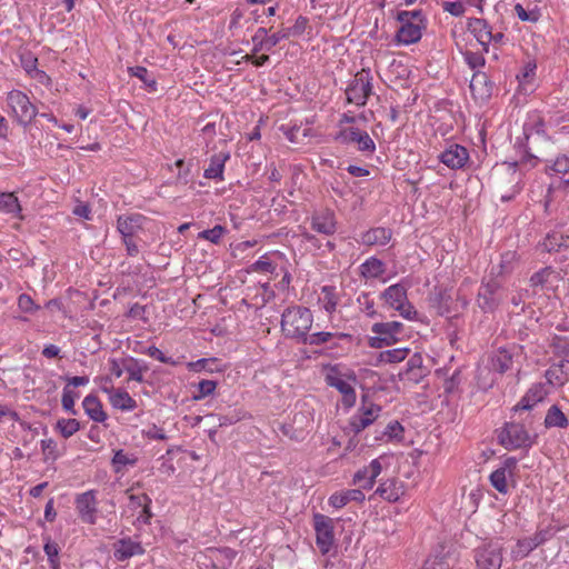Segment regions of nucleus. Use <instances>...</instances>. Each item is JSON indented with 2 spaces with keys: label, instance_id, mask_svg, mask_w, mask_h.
<instances>
[{
  "label": "nucleus",
  "instance_id": "nucleus-41",
  "mask_svg": "<svg viewBox=\"0 0 569 569\" xmlns=\"http://www.w3.org/2000/svg\"><path fill=\"white\" fill-rule=\"evenodd\" d=\"M57 427L63 438H70L80 429V423L76 419H60L57 422Z\"/></svg>",
  "mask_w": 569,
  "mask_h": 569
},
{
  "label": "nucleus",
  "instance_id": "nucleus-33",
  "mask_svg": "<svg viewBox=\"0 0 569 569\" xmlns=\"http://www.w3.org/2000/svg\"><path fill=\"white\" fill-rule=\"evenodd\" d=\"M516 461L513 459H508L506 461V467L498 468L490 475V482L492 487L501 493H506L508 490L507 485V468L513 467Z\"/></svg>",
  "mask_w": 569,
  "mask_h": 569
},
{
  "label": "nucleus",
  "instance_id": "nucleus-60",
  "mask_svg": "<svg viewBox=\"0 0 569 569\" xmlns=\"http://www.w3.org/2000/svg\"><path fill=\"white\" fill-rule=\"evenodd\" d=\"M551 169L558 173H566L569 171V158L566 156L558 157L553 162Z\"/></svg>",
  "mask_w": 569,
  "mask_h": 569
},
{
  "label": "nucleus",
  "instance_id": "nucleus-27",
  "mask_svg": "<svg viewBox=\"0 0 569 569\" xmlns=\"http://www.w3.org/2000/svg\"><path fill=\"white\" fill-rule=\"evenodd\" d=\"M365 500V495L360 489H350L341 492H336L329 498V503L340 509L345 507L350 501L362 502Z\"/></svg>",
  "mask_w": 569,
  "mask_h": 569
},
{
  "label": "nucleus",
  "instance_id": "nucleus-57",
  "mask_svg": "<svg viewBox=\"0 0 569 569\" xmlns=\"http://www.w3.org/2000/svg\"><path fill=\"white\" fill-rule=\"evenodd\" d=\"M147 353H148V356L159 360L160 362L170 363L172 366L177 365V362L174 360H172L171 358L166 357L163 355V352L160 349H158L157 347H154V346H150L148 348V350H147Z\"/></svg>",
  "mask_w": 569,
  "mask_h": 569
},
{
  "label": "nucleus",
  "instance_id": "nucleus-19",
  "mask_svg": "<svg viewBox=\"0 0 569 569\" xmlns=\"http://www.w3.org/2000/svg\"><path fill=\"white\" fill-rule=\"evenodd\" d=\"M103 391L109 392V401L116 408L122 411H130L137 408V401L122 389H107Z\"/></svg>",
  "mask_w": 569,
  "mask_h": 569
},
{
  "label": "nucleus",
  "instance_id": "nucleus-3",
  "mask_svg": "<svg viewBox=\"0 0 569 569\" xmlns=\"http://www.w3.org/2000/svg\"><path fill=\"white\" fill-rule=\"evenodd\" d=\"M7 103L16 120L24 127L30 124L38 114L37 108L31 103L29 97L20 90L8 92Z\"/></svg>",
  "mask_w": 569,
  "mask_h": 569
},
{
  "label": "nucleus",
  "instance_id": "nucleus-29",
  "mask_svg": "<svg viewBox=\"0 0 569 569\" xmlns=\"http://www.w3.org/2000/svg\"><path fill=\"white\" fill-rule=\"evenodd\" d=\"M82 406L86 413L97 422H103L108 417L102 408L100 400L96 396H87L83 399Z\"/></svg>",
  "mask_w": 569,
  "mask_h": 569
},
{
  "label": "nucleus",
  "instance_id": "nucleus-12",
  "mask_svg": "<svg viewBox=\"0 0 569 569\" xmlns=\"http://www.w3.org/2000/svg\"><path fill=\"white\" fill-rule=\"evenodd\" d=\"M326 381L330 387L336 388L342 395V402L346 407L350 408L356 402V391L353 387L343 379L342 375L336 369L331 368L326 376Z\"/></svg>",
  "mask_w": 569,
  "mask_h": 569
},
{
  "label": "nucleus",
  "instance_id": "nucleus-38",
  "mask_svg": "<svg viewBox=\"0 0 569 569\" xmlns=\"http://www.w3.org/2000/svg\"><path fill=\"white\" fill-rule=\"evenodd\" d=\"M360 271L365 278H376L383 272V263L379 259L370 258L360 266Z\"/></svg>",
  "mask_w": 569,
  "mask_h": 569
},
{
  "label": "nucleus",
  "instance_id": "nucleus-50",
  "mask_svg": "<svg viewBox=\"0 0 569 569\" xmlns=\"http://www.w3.org/2000/svg\"><path fill=\"white\" fill-rule=\"evenodd\" d=\"M76 393L68 388V386L63 389L61 403L64 410L69 411L72 415H76L74 410V399Z\"/></svg>",
  "mask_w": 569,
  "mask_h": 569
},
{
  "label": "nucleus",
  "instance_id": "nucleus-56",
  "mask_svg": "<svg viewBox=\"0 0 569 569\" xmlns=\"http://www.w3.org/2000/svg\"><path fill=\"white\" fill-rule=\"evenodd\" d=\"M536 64L528 63L522 73L518 74L517 78L519 80L520 86H525L526 83L531 82L533 76H535Z\"/></svg>",
  "mask_w": 569,
  "mask_h": 569
},
{
  "label": "nucleus",
  "instance_id": "nucleus-30",
  "mask_svg": "<svg viewBox=\"0 0 569 569\" xmlns=\"http://www.w3.org/2000/svg\"><path fill=\"white\" fill-rule=\"evenodd\" d=\"M397 32V40L403 44H411L420 40L421 27L419 23H406Z\"/></svg>",
  "mask_w": 569,
  "mask_h": 569
},
{
  "label": "nucleus",
  "instance_id": "nucleus-6",
  "mask_svg": "<svg viewBox=\"0 0 569 569\" xmlns=\"http://www.w3.org/2000/svg\"><path fill=\"white\" fill-rule=\"evenodd\" d=\"M502 546L497 541L486 542L475 551L478 569H500L502 565Z\"/></svg>",
  "mask_w": 569,
  "mask_h": 569
},
{
  "label": "nucleus",
  "instance_id": "nucleus-52",
  "mask_svg": "<svg viewBox=\"0 0 569 569\" xmlns=\"http://www.w3.org/2000/svg\"><path fill=\"white\" fill-rule=\"evenodd\" d=\"M142 435L148 439L153 440H166L167 436L162 428H159L157 425H150L146 429L142 430Z\"/></svg>",
  "mask_w": 569,
  "mask_h": 569
},
{
  "label": "nucleus",
  "instance_id": "nucleus-49",
  "mask_svg": "<svg viewBox=\"0 0 569 569\" xmlns=\"http://www.w3.org/2000/svg\"><path fill=\"white\" fill-rule=\"evenodd\" d=\"M335 289L332 287H323V306L326 311L332 312L337 307V299L335 297Z\"/></svg>",
  "mask_w": 569,
  "mask_h": 569
},
{
  "label": "nucleus",
  "instance_id": "nucleus-8",
  "mask_svg": "<svg viewBox=\"0 0 569 569\" xmlns=\"http://www.w3.org/2000/svg\"><path fill=\"white\" fill-rule=\"evenodd\" d=\"M403 325L398 321L380 322L372 326V331L377 335L370 339V346L381 348L382 345L389 346L395 343L397 336L402 331Z\"/></svg>",
  "mask_w": 569,
  "mask_h": 569
},
{
  "label": "nucleus",
  "instance_id": "nucleus-63",
  "mask_svg": "<svg viewBox=\"0 0 569 569\" xmlns=\"http://www.w3.org/2000/svg\"><path fill=\"white\" fill-rule=\"evenodd\" d=\"M200 397L211 395L216 389V382L212 380H201L198 385Z\"/></svg>",
  "mask_w": 569,
  "mask_h": 569
},
{
  "label": "nucleus",
  "instance_id": "nucleus-5",
  "mask_svg": "<svg viewBox=\"0 0 569 569\" xmlns=\"http://www.w3.org/2000/svg\"><path fill=\"white\" fill-rule=\"evenodd\" d=\"M382 298L406 319H413L417 315L412 305L408 302L407 288L401 283L392 284L387 288L382 293Z\"/></svg>",
  "mask_w": 569,
  "mask_h": 569
},
{
  "label": "nucleus",
  "instance_id": "nucleus-46",
  "mask_svg": "<svg viewBox=\"0 0 569 569\" xmlns=\"http://www.w3.org/2000/svg\"><path fill=\"white\" fill-rule=\"evenodd\" d=\"M226 228L217 224L212 229L203 230L199 233V238L206 239L212 243H218L224 234Z\"/></svg>",
  "mask_w": 569,
  "mask_h": 569
},
{
  "label": "nucleus",
  "instance_id": "nucleus-58",
  "mask_svg": "<svg viewBox=\"0 0 569 569\" xmlns=\"http://www.w3.org/2000/svg\"><path fill=\"white\" fill-rule=\"evenodd\" d=\"M18 306L23 312H32L37 309L31 297L26 293L19 296Z\"/></svg>",
  "mask_w": 569,
  "mask_h": 569
},
{
  "label": "nucleus",
  "instance_id": "nucleus-43",
  "mask_svg": "<svg viewBox=\"0 0 569 569\" xmlns=\"http://www.w3.org/2000/svg\"><path fill=\"white\" fill-rule=\"evenodd\" d=\"M559 190H562L565 192H567L569 190V180H558L557 182H553L549 186L548 188V191H547V194H546V199H545V210L548 212L549 210V206L550 203L552 202L553 198H552V193L555 191H559Z\"/></svg>",
  "mask_w": 569,
  "mask_h": 569
},
{
  "label": "nucleus",
  "instance_id": "nucleus-1",
  "mask_svg": "<svg viewBox=\"0 0 569 569\" xmlns=\"http://www.w3.org/2000/svg\"><path fill=\"white\" fill-rule=\"evenodd\" d=\"M313 322L311 311L301 306L291 307L283 311L281 318V330L287 338L299 343L320 346L332 338L331 332L319 331L309 333Z\"/></svg>",
  "mask_w": 569,
  "mask_h": 569
},
{
  "label": "nucleus",
  "instance_id": "nucleus-14",
  "mask_svg": "<svg viewBox=\"0 0 569 569\" xmlns=\"http://www.w3.org/2000/svg\"><path fill=\"white\" fill-rule=\"evenodd\" d=\"M97 499L93 490L80 493L76 498V508L81 520L93 525L97 520Z\"/></svg>",
  "mask_w": 569,
  "mask_h": 569
},
{
  "label": "nucleus",
  "instance_id": "nucleus-44",
  "mask_svg": "<svg viewBox=\"0 0 569 569\" xmlns=\"http://www.w3.org/2000/svg\"><path fill=\"white\" fill-rule=\"evenodd\" d=\"M535 549V543H532L528 537L518 540L516 548L512 550V556L516 559H523Z\"/></svg>",
  "mask_w": 569,
  "mask_h": 569
},
{
  "label": "nucleus",
  "instance_id": "nucleus-22",
  "mask_svg": "<svg viewBox=\"0 0 569 569\" xmlns=\"http://www.w3.org/2000/svg\"><path fill=\"white\" fill-rule=\"evenodd\" d=\"M541 247L547 252H560L569 249V236L552 231L546 236Z\"/></svg>",
  "mask_w": 569,
  "mask_h": 569
},
{
  "label": "nucleus",
  "instance_id": "nucleus-23",
  "mask_svg": "<svg viewBox=\"0 0 569 569\" xmlns=\"http://www.w3.org/2000/svg\"><path fill=\"white\" fill-rule=\"evenodd\" d=\"M391 236L390 229L377 227L362 233L361 242L366 246H383L390 241Z\"/></svg>",
  "mask_w": 569,
  "mask_h": 569
},
{
  "label": "nucleus",
  "instance_id": "nucleus-36",
  "mask_svg": "<svg viewBox=\"0 0 569 569\" xmlns=\"http://www.w3.org/2000/svg\"><path fill=\"white\" fill-rule=\"evenodd\" d=\"M469 87L476 98L483 99L490 94V88L487 86V76L483 72H476Z\"/></svg>",
  "mask_w": 569,
  "mask_h": 569
},
{
  "label": "nucleus",
  "instance_id": "nucleus-47",
  "mask_svg": "<svg viewBox=\"0 0 569 569\" xmlns=\"http://www.w3.org/2000/svg\"><path fill=\"white\" fill-rule=\"evenodd\" d=\"M308 19L306 17L299 16L295 22V24L291 28H282L284 32H288V38L293 36H301L307 27H308Z\"/></svg>",
  "mask_w": 569,
  "mask_h": 569
},
{
  "label": "nucleus",
  "instance_id": "nucleus-7",
  "mask_svg": "<svg viewBox=\"0 0 569 569\" xmlns=\"http://www.w3.org/2000/svg\"><path fill=\"white\" fill-rule=\"evenodd\" d=\"M500 443L507 449H517L531 445L530 437L520 423H506L503 430L499 433Z\"/></svg>",
  "mask_w": 569,
  "mask_h": 569
},
{
  "label": "nucleus",
  "instance_id": "nucleus-61",
  "mask_svg": "<svg viewBox=\"0 0 569 569\" xmlns=\"http://www.w3.org/2000/svg\"><path fill=\"white\" fill-rule=\"evenodd\" d=\"M251 268L253 271H260V272H273L274 271V266L272 264V262L269 259H260V260L256 261Z\"/></svg>",
  "mask_w": 569,
  "mask_h": 569
},
{
  "label": "nucleus",
  "instance_id": "nucleus-48",
  "mask_svg": "<svg viewBox=\"0 0 569 569\" xmlns=\"http://www.w3.org/2000/svg\"><path fill=\"white\" fill-rule=\"evenodd\" d=\"M516 260V252L508 251L501 256V260L499 263V271L497 272L498 276H502L505 273H508L512 270V263Z\"/></svg>",
  "mask_w": 569,
  "mask_h": 569
},
{
  "label": "nucleus",
  "instance_id": "nucleus-45",
  "mask_svg": "<svg viewBox=\"0 0 569 569\" xmlns=\"http://www.w3.org/2000/svg\"><path fill=\"white\" fill-rule=\"evenodd\" d=\"M46 555L48 556V560L50 562V567L52 569H60V562L58 559L59 556V547L56 542L48 540L43 547Z\"/></svg>",
  "mask_w": 569,
  "mask_h": 569
},
{
  "label": "nucleus",
  "instance_id": "nucleus-51",
  "mask_svg": "<svg viewBox=\"0 0 569 569\" xmlns=\"http://www.w3.org/2000/svg\"><path fill=\"white\" fill-rule=\"evenodd\" d=\"M398 20L400 22L419 23L420 24L422 21L421 11H419V10L400 11V12H398Z\"/></svg>",
  "mask_w": 569,
  "mask_h": 569
},
{
  "label": "nucleus",
  "instance_id": "nucleus-24",
  "mask_svg": "<svg viewBox=\"0 0 569 569\" xmlns=\"http://www.w3.org/2000/svg\"><path fill=\"white\" fill-rule=\"evenodd\" d=\"M546 378L553 386H561L569 379V362L565 359L553 363L546 371Z\"/></svg>",
  "mask_w": 569,
  "mask_h": 569
},
{
  "label": "nucleus",
  "instance_id": "nucleus-16",
  "mask_svg": "<svg viewBox=\"0 0 569 569\" xmlns=\"http://www.w3.org/2000/svg\"><path fill=\"white\" fill-rule=\"evenodd\" d=\"M469 159L468 150L457 143L450 144L439 154V160L450 169L462 168Z\"/></svg>",
  "mask_w": 569,
  "mask_h": 569
},
{
  "label": "nucleus",
  "instance_id": "nucleus-53",
  "mask_svg": "<svg viewBox=\"0 0 569 569\" xmlns=\"http://www.w3.org/2000/svg\"><path fill=\"white\" fill-rule=\"evenodd\" d=\"M551 274L550 268H543L537 272H535L530 278V283L532 287L542 286Z\"/></svg>",
  "mask_w": 569,
  "mask_h": 569
},
{
  "label": "nucleus",
  "instance_id": "nucleus-21",
  "mask_svg": "<svg viewBox=\"0 0 569 569\" xmlns=\"http://www.w3.org/2000/svg\"><path fill=\"white\" fill-rule=\"evenodd\" d=\"M468 29L487 51V46L492 40V33L486 20L479 18L470 19L468 22Z\"/></svg>",
  "mask_w": 569,
  "mask_h": 569
},
{
  "label": "nucleus",
  "instance_id": "nucleus-39",
  "mask_svg": "<svg viewBox=\"0 0 569 569\" xmlns=\"http://www.w3.org/2000/svg\"><path fill=\"white\" fill-rule=\"evenodd\" d=\"M128 72L131 76L140 79L150 90H152V91L156 90L157 81L153 77L149 76L148 70L144 67H140V66L129 67Z\"/></svg>",
  "mask_w": 569,
  "mask_h": 569
},
{
  "label": "nucleus",
  "instance_id": "nucleus-62",
  "mask_svg": "<svg viewBox=\"0 0 569 569\" xmlns=\"http://www.w3.org/2000/svg\"><path fill=\"white\" fill-rule=\"evenodd\" d=\"M552 347L559 355H562L563 357L566 356V352L569 351V343H568L567 339L561 338V337L553 338Z\"/></svg>",
  "mask_w": 569,
  "mask_h": 569
},
{
  "label": "nucleus",
  "instance_id": "nucleus-2",
  "mask_svg": "<svg viewBox=\"0 0 569 569\" xmlns=\"http://www.w3.org/2000/svg\"><path fill=\"white\" fill-rule=\"evenodd\" d=\"M491 179L493 192L502 202L512 200L520 191V172L516 163L496 166Z\"/></svg>",
  "mask_w": 569,
  "mask_h": 569
},
{
  "label": "nucleus",
  "instance_id": "nucleus-40",
  "mask_svg": "<svg viewBox=\"0 0 569 569\" xmlns=\"http://www.w3.org/2000/svg\"><path fill=\"white\" fill-rule=\"evenodd\" d=\"M409 349L396 348L380 353V360L386 363H396L406 359Z\"/></svg>",
  "mask_w": 569,
  "mask_h": 569
},
{
  "label": "nucleus",
  "instance_id": "nucleus-18",
  "mask_svg": "<svg viewBox=\"0 0 569 569\" xmlns=\"http://www.w3.org/2000/svg\"><path fill=\"white\" fill-rule=\"evenodd\" d=\"M311 227L315 231L326 236L335 233V213L330 210H323L318 213H315L311 219Z\"/></svg>",
  "mask_w": 569,
  "mask_h": 569
},
{
  "label": "nucleus",
  "instance_id": "nucleus-11",
  "mask_svg": "<svg viewBox=\"0 0 569 569\" xmlns=\"http://www.w3.org/2000/svg\"><path fill=\"white\" fill-rule=\"evenodd\" d=\"M380 411L381 407L378 405H362V407L358 410V413L355 415L349 422L350 431H352L356 435L361 432L376 421V419L379 417Z\"/></svg>",
  "mask_w": 569,
  "mask_h": 569
},
{
  "label": "nucleus",
  "instance_id": "nucleus-54",
  "mask_svg": "<svg viewBox=\"0 0 569 569\" xmlns=\"http://www.w3.org/2000/svg\"><path fill=\"white\" fill-rule=\"evenodd\" d=\"M465 60L471 69L485 66V58L477 52L467 51L465 53Z\"/></svg>",
  "mask_w": 569,
  "mask_h": 569
},
{
  "label": "nucleus",
  "instance_id": "nucleus-55",
  "mask_svg": "<svg viewBox=\"0 0 569 569\" xmlns=\"http://www.w3.org/2000/svg\"><path fill=\"white\" fill-rule=\"evenodd\" d=\"M136 459H130L122 450H118L113 458L112 465L116 467V471H119V466L134 465Z\"/></svg>",
  "mask_w": 569,
  "mask_h": 569
},
{
  "label": "nucleus",
  "instance_id": "nucleus-15",
  "mask_svg": "<svg viewBox=\"0 0 569 569\" xmlns=\"http://www.w3.org/2000/svg\"><path fill=\"white\" fill-rule=\"evenodd\" d=\"M338 139L343 143H357L360 151L372 152L376 149L371 137L358 128H348L340 131Z\"/></svg>",
  "mask_w": 569,
  "mask_h": 569
},
{
  "label": "nucleus",
  "instance_id": "nucleus-20",
  "mask_svg": "<svg viewBox=\"0 0 569 569\" xmlns=\"http://www.w3.org/2000/svg\"><path fill=\"white\" fill-rule=\"evenodd\" d=\"M143 553L144 549L141 543L131 541L130 539H121L114 545V558L118 561H124L132 556Z\"/></svg>",
  "mask_w": 569,
  "mask_h": 569
},
{
  "label": "nucleus",
  "instance_id": "nucleus-4",
  "mask_svg": "<svg viewBox=\"0 0 569 569\" xmlns=\"http://www.w3.org/2000/svg\"><path fill=\"white\" fill-rule=\"evenodd\" d=\"M372 77L369 70L362 69L357 72L355 79L346 90L347 100L358 107L365 106L372 92Z\"/></svg>",
  "mask_w": 569,
  "mask_h": 569
},
{
  "label": "nucleus",
  "instance_id": "nucleus-26",
  "mask_svg": "<svg viewBox=\"0 0 569 569\" xmlns=\"http://www.w3.org/2000/svg\"><path fill=\"white\" fill-rule=\"evenodd\" d=\"M375 493L387 501L393 502L402 496L403 491L402 486L396 479H387L380 483Z\"/></svg>",
  "mask_w": 569,
  "mask_h": 569
},
{
  "label": "nucleus",
  "instance_id": "nucleus-37",
  "mask_svg": "<svg viewBox=\"0 0 569 569\" xmlns=\"http://www.w3.org/2000/svg\"><path fill=\"white\" fill-rule=\"evenodd\" d=\"M512 365V356L507 350H499L491 358V368L499 372L503 373L511 368Z\"/></svg>",
  "mask_w": 569,
  "mask_h": 569
},
{
  "label": "nucleus",
  "instance_id": "nucleus-17",
  "mask_svg": "<svg viewBox=\"0 0 569 569\" xmlns=\"http://www.w3.org/2000/svg\"><path fill=\"white\" fill-rule=\"evenodd\" d=\"M382 467L378 459H373L369 466L358 470L353 476V482L362 489H371L376 478L381 473Z\"/></svg>",
  "mask_w": 569,
  "mask_h": 569
},
{
  "label": "nucleus",
  "instance_id": "nucleus-64",
  "mask_svg": "<svg viewBox=\"0 0 569 569\" xmlns=\"http://www.w3.org/2000/svg\"><path fill=\"white\" fill-rule=\"evenodd\" d=\"M443 8L452 16L459 17L465 12V7L461 2H445Z\"/></svg>",
  "mask_w": 569,
  "mask_h": 569
},
{
  "label": "nucleus",
  "instance_id": "nucleus-31",
  "mask_svg": "<svg viewBox=\"0 0 569 569\" xmlns=\"http://www.w3.org/2000/svg\"><path fill=\"white\" fill-rule=\"evenodd\" d=\"M0 211L22 219L21 206L13 192H0Z\"/></svg>",
  "mask_w": 569,
  "mask_h": 569
},
{
  "label": "nucleus",
  "instance_id": "nucleus-35",
  "mask_svg": "<svg viewBox=\"0 0 569 569\" xmlns=\"http://www.w3.org/2000/svg\"><path fill=\"white\" fill-rule=\"evenodd\" d=\"M569 421L565 413L560 410L558 406H551L545 418V426L547 428H567Z\"/></svg>",
  "mask_w": 569,
  "mask_h": 569
},
{
  "label": "nucleus",
  "instance_id": "nucleus-25",
  "mask_svg": "<svg viewBox=\"0 0 569 569\" xmlns=\"http://www.w3.org/2000/svg\"><path fill=\"white\" fill-rule=\"evenodd\" d=\"M143 217L136 214L129 217H119L117 228L119 232L122 234L123 239L132 238L138 230L141 229V222Z\"/></svg>",
  "mask_w": 569,
  "mask_h": 569
},
{
  "label": "nucleus",
  "instance_id": "nucleus-32",
  "mask_svg": "<svg viewBox=\"0 0 569 569\" xmlns=\"http://www.w3.org/2000/svg\"><path fill=\"white\" fill-rule=\"evenodd\" d=\"M546 391L541 385L532 386L521 401L517 405L516 409L529 410L536 403L543 400Z\"/></svg>",
  "mask_w": 569,
  "mask_h": 569
},
{
  "label": "nucleus",
  "instance_id": "nucleus-10",
  "mask_svg": "<svg viewBox=\"0 0 569 569\" xmlns=\"http://www.w3.org/2000/svg\"><path fill=\"white\" fill-rule=\"evenodd\" d=\"M501 284L497 280L483 283L478 292V306L486 312L493 311L502 300L500 295Z\"/></svg>",
  "mask_w": 569,
  "mask_h": 569
},
{
  "label": "nucleus",
  "instance_id": "nucleus-59",
  "mask_svg": "<svg viewBox=\"0 0 569 569\" xmlns=\"http://www.w3.org/2000/svg\"><path fill=\"white\" fill-rule=\"evenodd\" d=\"M41 447H42V451H43V453H44V456L47 458H52V459L57 458V453H56L57 443H56V441H53L52 439L42 440L41 441Z\"/></svg>",
  "mask_w": 569,
  "mask_h": 569
},
{
  "label": "nucleus",
  "instance_id": "nucleus-13",
  "mask_svg": "<svg viewBox=\"0 0 569 569\" xmlns=\"http://www.w3.org/2000/svg\"><path fill=\"white\" fill-rule=\"evenodd\" d=\"M283 39H288V32H284L282 28L271 36H268L266 28H259L251 38L253 44L252 53L254 54L263 50L270 51Z\"/></svg>",
  "mask_w": 569,
  "mask_h": 569
},
{
  "label": "nucleus",
  "instance_id": "nucleus-9",
  "mask_svg": "<svg viewBox=\"0 0 569 569\" xmlns=\"http://www.w3.org/2000/svg\"><path fill=\"white\" fill-rule=\"evenodd\" d=\"M317 545L326 553L333 545V520L325 515L317 513L313 517Z\"/></svg>",
  "mask_w": 569,
  "mask_h": 569
},
{
  "label": "nucleus",
  "instance_id": "nucleus-28",
  "mask_svg": "<svg viewBox=\"0 0 569 569\" xmlns=\"http://www.w3.org/2000/svg\"><path fill=\"white\" fill-rule=\"evenodd\" d=\"M229 152H219L213 154L210 159L209 167L204 170V178L207 179H222L224 163L229 159Z\"/></svg>",
  "mask_w": 569,
  "mask_h": 569
},
{
  "label": "nucleus",
  "instance_id": "nucleus-34",
  "mask_svg": "<svg viewBox=\"0 0 569 569\" xmlns=\"http://www.w3.org/2000/svg\"><path fill=\"white\" fill-rule=\"evenodd\" d=\"M455 558L449 552H441L428 558L422 569H451Z\"/></svg>",
  "mask_w": 569,
  "mask_h": 569
},
{
  "label": "nucleus",
  "instance_id": "nucleus-42",
  "mask_svg": "<svg viewBox=\"0 0 569 569\" xmlns=\"http://www.w3.org/2000/svg\"><path fill=\"white\" fill-rule=\"evenodd\" d=\"M124 370L129 373V380L143 382V372L148 370L146 366H140L134 359H131L128 365L124 366Z\"/></svg>",
  "mask_w": 569,
  "mask_h": 569
}]
</instances>
